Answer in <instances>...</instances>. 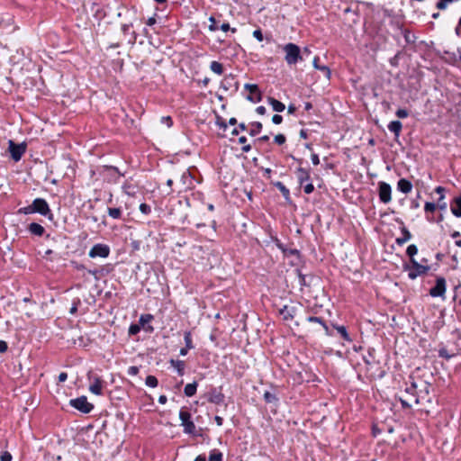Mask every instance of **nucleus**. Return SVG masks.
<instances>
[{
	"label": "nucleus",
	"instance_id": "41",
	"mask_svg": "<svg viewBox=\"0 0 461 461\" xmlns=\"http://www.w3.org/2000/svg\"><path fill=\"white\" fill-rule=\"evenodd\" d=\"M80 299L79 298H76L73 300V303H72V307L70 308L69 310V312L71 314H75L77 313V308H78V305L80 304Z\"/></svg>",
	"mask_w": 461,
	"mask_h": 461
},
{
	"label": "nucleus",
	"instance_id": "62",
	"mask_svg": "<svg viewBox=\"0 0 461 461\" xmlns=\"http://www.w3.org/2000/svg\"><path fill=\"white\" fill-rule=\"evenodd\" d=\"M167 402V396H166V395H160V396L158 397V402H159L160 404H165Z\"/></svg>",
	"mask_w": 461,
	"mask_h": 461
},
{
	"label": "nucleus",
	"instance_id": "57",
	"mask_svg": "<svg viewBox=\"0 0 461 461\" xmlns=\"http://www.w3.org/2000/svg\"><path fill=\"white\" fill-rule=\"evenodd\" d=\"M311 159H312V162L313 165L317 166L320 164V158H319L318 154L312 153L311 156Z\"/></svg>",
	"mask_w": 461,
	"mask_h": 461
},
{
	"label": "nucleus",
	"instance_id": "56",
	"mask_svg": "<svg viewBox=\"0 0 461 461\" xmlns=\"http://www.w3.org/2000/svg\"><path fill=\"white\" fill-rule=\"evenodd\" d=\"M272 122L275 123V124H280L282 122H283V117L279 114H275L273 117H272Z\"/></svg>",
	"mask_w": 461,
	"mask_h": 461
},
{
	"label": "nucleus",
	"instance_id": "50",
	"mask_svg": "<svg viewBox=\"0 0 461 461\" xmlns=\"http://www.w3.org/2000/svg\"><path fill=\"white\" fill-rule=\"evenodd\" d=\"M127 373L129 375H132V376L137 375L139 373V367L135 366H131L128 368Z\"/></svg>",
	"mask_w": 461,
	"mask_h": 461
},
{
	"label": "nucleus",
	"instance_id": "20",
	"mask_svg": "<svg viewBox=\"0 0 461 461\" xmlns=\"http://www.w3.org/2000/svg\"><path fill=\"white\" fill-rule=\"evenodd\" d=\"M451 212L456 217H461V196L456 197L450 205Z\"/></svg>",
	"mask_w": 461,
	"mask_h": 461
},
{
	"label": "nucleus",
	"instance_id": "14",
	"mask_svg": "<svg viewBox=\"0 0 461 461\" xmlns=\"http://www.w3.org/2000/svg\"><path fill=\"white\" fill-rule=\"evenodd\" d=\"M122 192L128 195V196H131V197H134L137 194V187L135 185H133L131 181L129 180H126L122 186Z\"/></svg>",
	"mask_w": 461,
	"mask_h": 461
},
{
	"label": "nucleus",
	"instance_id": "47",
	"mask_svg": "<svg viewBox=\"0 0 461 461\" xmlns=\"http://www.w3.org/2000/svg\"><path fill=\"white\" fill-rule=\"evenodd\" d=\"M396 116L401 119H404L409 116V113L406 109H398L396 111Z\"/></svg>",
	"mask_w": 461,
	"mask_h": 461
},
{
	"label": "nucleus",
	"instance_id": "10",
	"mask_svg": "<svg viewBox=\"0 0 461 461\" xmlns=\"http://www.w3.org/2000/svg\"><path fill=\"white\" fill-rule=\"evenodd\" d=\"M26 150L24 144H15L13 140L9 141V151L14 161H19Z\"/></svg>",
	"mask_w": 461,
	"mask_h": 461
},
{
	"label": "nucleus",
	"instance_id": "3",
	"mask_svg": "<svg viewBox=\"0 0 461 461\" xmlns=\"http://www.w3.org/2000/svg\"><path fill=\"white\" fill-rule=\"evenodd\" d=\"M399 399L402 407L404 408L411 407L412 403L419 404L420 395L417 393V384L412 382L405 388L403 393L400 396Z\"/></svg>",
	"mask_w": 461,
	"mask_h": 461
},
{
	"label": "nucleus",
	"instance_id": "33",
	"mask_svg": "<svg viewBox=\"0 0 461 461\" xmlns=\"http://www.w3.org/2000/svg\"><path fill=\"white\" fill-rule=\"evenodd\" d=\"M307 321L309 322L320 323L324 328V330H326V333L329 334V328H328L327 324L323 321V320L321 318L316 317V316H310V317L307 318Z\"/></svg>",
	"mask_w": 461,
	"mask_h": 461
},
{
	"label": "nucleus",
	"instance_id": "42",
	"mask_svg": "<svg viewBox=\"0 0 461 461\" xmlns=\"http://www.w3.org/2000/svg\"><path fill=\"white\" fill-rule=\"evenodd\" d=\"M209 22H210V25H209V30L211 32H215L218 30V26H217V21L216 19L213 17V16H210L209 17Z\"/></svg>",
	"mask_w": 461,
	"mask_h": 461
},
{
	"label": "nucleus",
	"instance_id": "53",
	"mask_svg": "<svg viewBox=\"0 0 461 461\" xmlns=\"http://www.w3.org/2000/svg\"><path fill=\"white\" fill-rule=\"evenodd\" d=\"M438 355L439 357H444L446 359H449L451 357V355L447 353V350L446 348L439 349Z\"/></svg>",
	"mask_w": 461,
	"mask_h": 461
},
{
	"label": "nucleus",
	"instance_id": "60",
	"mask_svg": "<svg viewBox=\"0 0 461 461\" xmlns=\"http://www.w3.org/2000/svg\"><path fill=\"white\" fill-rule=\"evenodd\" d=\"M7 350V343L4 340H0V353H4Z\"/></svg>",
	"mask_w": 461,
	"mask_h": 461
},
{
	"label": "nucleus",
	"instance_id": "64",
	"mask_svg": "<svg viewBox=\"0 0 461 461\" xmlns=\"http://www.w3.org/2000/svg\"><path fill=\"white\" fill-rule=\"evenodd\" d=\"M194 461H206V457L203 455H199L198 456H196Z\"/></svg>",
	"mask_w": 461,
	"mask_h": 461
},
{
	"label": "nucleus",
	"instance_id": "58",
	"mask_svg": "<svg viewBox=\"0 0 461 461\" xmlns=\"http://www.w3.org/2000/svg\"><path fill=\"white\" fill-rule=\"evenodd\" d=\"M67 378H68V374L65 372H62L59 375L58 380L59 383H63L67 380Z\"/></svg>",
	"mask_w": 461,
	"mask_h": 461
},
{
	"label": "nucleus",
	"instance_id": "12",
	"mask_svg": "<svg viewBox=\"0 0 461 461\" xmlns=\"http://www.w3.org/2000/svg\"><path fill=\"white\" fill-rule=\"evenodd\" d=\"M245 89L249 92V95L248 96V99L251 102L257 103L261 101V94L258 90V86L257 85L253 84H246Z\"/></svg>",
	"mask_w": 461,
	"mask_h": 461
},
{
	"label": "nucleus",
	"instance_id": "1",
	"mask_svg": "<svg viewBox=\"0 0 461 461\" xmlns=\"http://www.w3.org/2000/svg\"><path fill=\"white\" fill-rule=\"evenodd\" d=\"M18 213L25 215L40 213L42 216L48 217L50 220H51L53 217L49 203L43 198L34 199L30 205L20 208L18 210Z\"/></svg>",
	"mask_w": 461,
	"mask_h": 461
},
{
	"label": "nucleus",
	"instance_id": "44",
	"mask_svg": "<svg viewBox=\"0 0 461 461\" xmlns=\"http://www.w3.org/2000/svg\"><path fill=\"white\" fill-rule=\"evenodd\" d=\"M140 330V325L139 324H131L129 328V334L130 335H136Z\"/></svg>",
	"mask_w": 461,
	"mask_h": 461
},
{
	"label": "nucleus",
	"instance_id": "22",
	"mask_svg": "<svg viewBox=\"0 0 461 461\" xmlns=\"http://www.w3.org/2000/svg\"><path fill=\"white\" fill-rule=\"evenodd\" d=\"M401 231H402V236L396 239V243L400 246L406 243L411 238V232L408 230V229L405 226L401 228Z\"/></svg>",
	"mask_w": 461,
	"mask_h": 461
},
{
	"label": "nucleus",
	"instance_id": "24",
	"mask_svg": "<svg viewBox=\"0 0 461 461\" xmlns=\"http://www.w3.org/2000/svg\"><path fill=\"white\" fill-rule=\"evenodd\" d=\"M171 366L176 370L177 374L182 376L185 374V362L183 360H170Z\"/></svg>",
	"mask_w": 461,
	"mask_h": 461
},
{
	"label": "nucleus",
	"instance_id": "52",
	"mask_svg": "<svg viewBox=\"0 0 461 461\" xmlns=\"http://www.w3.org/2000/svg\"><path fill=\"white\" fill-rule=\"evenodd\" d=\"M277 186L285 196L289 195V194H290L289 190L282 183L278 182Z\"/></svg>",
	"mask_w": 461,
	"mask_h": 461
},
{
	"label": "nucleus",
	"instance_id": "54",
	"mask_svg": "<svg viewBox=\"0 0 461 461\" xmlns=\"http://www.w3.org/2000/svg\"><path fill=\"white\" fill-rule=\"evenodd\" d=\"M221 30L223 31V32H228L229 30H230V24L228 23H224L221 25ZM236 28H232L231 29V32L234 33L236 32Z\"/></svg>",
	"mask_w": 461,
	"mask_h": 461
},
{
	"label": "nucleus",
	"instance_id": "17",
	"mask_svg": "<svg viewBox=\"0 0 461 461\" xmlns=\"http://www.w3.org/2000/svg\"><path fill=\"white\" fill-rule=\"evenodd\" d=\"M397 188L403 194H409L412 189V185L409 180L401 178L397 183Z\"/></svg>",
	"mask_w": 461,
	"mask_h": 461
},
{
	"label": "nucleus",
	"instance_id": "48",
	"mask_svg": "<svg viewBox=\"0 0 461 461\" xmlns=\"http://www.w3.org/2000/svg\"><path fill=\"white\" fill-rule=\"evenodd\" d=\"M286 139L285 136L283 134H277L275 137V142L278 145H283L285 142Z\"/></svg>",
	"mask_w": 461,
	"mask_h": 461
},
{
	"label": "nucleus",
	"instance_id": "2",
	"mask_svg": "<svg viewBox=\"0 0 461 461\" xmlns=\"http://www.w3.org/2000/svg\"><path fill=\"white\" fill-rule=\"evenodd\" d=\"M282 50L285 52V60L288 66H294L303 60L301 49L295 43H286L282 46Z\"/></svg>",
	"mask_w": 461,
	"mask_h": 461
},
{
	"label": "nucleus",
	"instance_id": "38",
	"mask_svg": "<svg viewBox=\"0 0 461 461\" xmlns=\"http://www.w3.org/2000/svg\"><path fill=\"white\" fill-rule=\"evenodd\" d=\"M406 253L410 257L411 259L414 258L413 257L418 253L417 246L414 244L409 245L406 249Z\"/></svg>",
	"mask_w": 461,
	"mask_h": 461
},
{
	"label": "nucleus",
	"instance_id": "59",
	"mask_svg": "<svg viewBox=\"0 0 461 461\" xmlns=\"http://www.w3.org/2000/svg\"><path fill=\"white\" fill-rule=\"evenodd\" d=\"M256 112L260 115H264L267 113V109L265 106L260 105L257 107Z\"/></svg>",
	"mask_w": 461,
	"mask_h": 461
},
{
	"label": "nucleus",
	"instance_id": "11",
	"mask_svg": "<svg viewBox=\"0 0 461 461\" xmlns=\"http://www.w3.org/2000/svg\"><path fill=\"white\" fill-rule=\"evenodd\" d=\"M446 280L444 277H438L436 280V285L429 290V294L432 297H441L445 295L446 293Z\"/></svg>",
	"mask_w": 461,
	"mask_h": 461
},
{
	"label": "nucleus",
	"instance_id": "63",
	"mask_svg": "<svg viewBox=\"0 0 461 461\" xmlns=\"http://www.w3.org/2000/svg\"><path fill=\"white\" fill-rule=\"evenodd\" d=\"M214 420L218 426H221L223 423V419L220 416H215Z\"/></svg>",
	"mask_w": 461,
	"mask_h": 461
},
{
	"label": "nucleus",
	"instance_id": "15",
	"mask_svg": "<svg viewBox=\"0 0 461 461\" xmlns=\"http://www.w3.org/2000/svg\"><path fill=\"white\" fill-rule=\"evenodd\" d=\"M296 177L301 185H303L305 182H309L310 180V171L303 167H299L296 170Z\"/></svg>",
	"mask_w": 461,
	"mask_h": 461
},
{
	"label": "nucleus",
	"instance_id": "28",
	"mask_svg": "<svg viewBox=\"0 0 461 461\" xmlns=\"http://www.w3.org/2000/svg\"><path fill=\"white\" fill-rule=\"evenodd\" d=\"M104 168L107 171L113 172L111 176L113 177V183H117L119 181L120 176H124V174L120 172V170L116 167L105 166Z\"/></svg>",
	"mask_w": 461,
	"mask_h": 461
},
{
	"label": "nucleus",
	"instance_id": "27",
	"mask_svg": "<svg viewBox=\"0 0 461 461\" xmlns=\"http://www.w3.org/2000/svg\"><path fill=\"white\" fill-rule=\"evenodd\" d=\"M437 208H438V206L434 203L427 202L425 203L424 211H425V213H426V219L429 221H434L433 218L429 216V213L434 212Z\"/></svg>",
	"mask_w": 461,
	"mask_h": 461
},
{
	"label": "nucleus",
	"instance_id": "31",
	"mask_svg": "<svg viewBox=\"0 0 461 461\" xmlns=\"http://www.w3.org/2000/svg\"><path fill=\"white\" fill-rule=\"evenodd\" d=\"M262 123L259 122H254L250 124L249 134L251 136L258 135L262 130Z\"/></svg>",
	"mask_w": 461,
	"mask_h": 461
},
{
	"label": "nucleus",
	"instance_id": "4",
	"mask_svg": "<svg viewBox=\"0 0 461 461\" xmlns=\"http://www.w3.org/2000/svg\"><path fill=\"white\" fill-rule=\"evenodd\" d=\"M410 265H405L403 267L404 270L408 271V277L411 280L425 275L429 270V266H423L418 263L414 258L410 259Z\"/></svg>",
	"mask_w": 461,
	"mask_h": 461
},
{
	"label": "nucleus",
	"instance_id": "51",
	"mask_svg": "<svg viewBox=\"0 0 461 461\" xmlns=\"http://www.w3.org/2000/svg\"><path fill=\"white\" fill-rule=\"evenodd\" d=\"M253 36L258 41H262L264 37L260 29H257L253 32Z\"/></svg>",
	"mask_w": 461,
	"mask_h": 461
},
{
	"label": "nucleus",
	"instance_id": "36",
	"mask_svg": "<svg viewBox=\"0 0 461 461\" xmlns=\"http://www.w3.org/2000/svg\"><path fill=\"white\" fill-rule=\"evenodd\" d=\"M184 340H185V346L187 347V348H194V346L193 344V339H192V334L190 331H185V334H184Z\"/></svg>",
	"mask_w": 461,
	"mask_h": 461
},
{
	"label": "nucleus",
	"instance_id": "45",
	"mask_svg": "<svg viewBox=\"0 0 461 461\" xmlns=\"http://www.w3.org/2000/svg\"><path fill=\"white\" fill-rule=\"evenodd\" d=\"M13 456L10 452L3 451L0 454V461H12Z\"/></svg>",
	"mask_w": 461,
	"mask_h": 461
},
{
	"label": "nucleus",
	"instance_id": "40",
	"mask_svg": "<svg viewBox=\"0 0 461 461\" xmlns=\"http://www.w3.org/2000/svg\"><path fill=\"white\" fill-rule=\"evenodd\" d=\"M264 400L267 402H276L277 399H276V395L274 393L267 391L264 393Z\"/></svg>",
	"mask_w": 461,
	"mask_h": 461
},
{
	"label": "nucleus",
	"instance_id": "34",
	"mask_svg": "<svg viewBox=\"0 0 461 461\" xmlns=\"http://www.w3.org/2000/svg\"><path fill=\"white\" fill-rule=\"evenodd\" d=\"M145 384L149 387L155 388V387L158 386V379H157L156 376H154V375H148L146 377Z\"/></svg>",
	"mask_w": 461,
	"mask_h": 461
},
{
	"label": "nucleus",
	"instance_id": "13",
	"mask_svg": "<svg viewBox=\"0 0 461 461\" xmlns=\"http://www.w3.org/2000/svg\"><path fill=\"white\" fill-rule=\"evenodd\" d=\"M154 319L152 314H142L139 320V325H140V329L142 328L146 332L151 333L154 330L153 326L149 323Z\"/></svg>",
	"mask_w": 461,
	"mask_h": 461
},
{
	"label": "nucleus",
	"instance_id": "9",
	"mask_svg": "<svg viewBox=\"0 0 461 461\" xmlns=\"http://www.w3.org/2000/svg\"><path fill=\"white\" fill-rule=\"evenodd\" d=\"M109 254H110L109 246H107L105 244L98 243L92 247L88 255L92 258H105L109 256Z\"/></svg>",
	"mask_w": 461,
	"mask_h": 461
},
{
	"label": "nucleus",
	"instance_id": "49",
	"mask_svg": "<svg viewBox=\"0 0 461 461\" xmlns=\"http://www.w3.org/2000/svg\"><path fill=\"white\" fill-rule=\"evenodd\" d=\"M314 186L312 183H307L303 185V191L305 194H310L313 192Z\"/></svg>",
	"mask_w": 461,
	"mask_h": 461
},
{
	"label": "nucleus",
	"instance_id": "25",
	"mask_svg": "<svg viewBox=\"0 0 461 461\" xmlns=\"http://www.w3.org/2000/svg\"><path fill=\"white\" fill-rule=\"evenodd\" d=\"M280 314L285 321L292 320L294 316V309L292 307L284 306V308L280 310Z\"/></svg>",
	"mask_w": 461,
	"mask_h": 461
},
{
	"label": "nucleus",
	"instance_id": "16",
	"mask_svg": "<svg viewBox=\"0 0 461 461\" xmlns=\"http://www.w3.org/2000/svg\"><path fill=\"white\" fill-rule=\"evenodd\" d=\"M320 58L318 56H315L312 60L313 68L317 70L321 71L327 78L330 77L331 71L327 66H321L319 64Z\"/></svg>",
	"mask_w": 461,
	"mask_h": 461
},
{
	"label": "nucleus",
	"instance_id": "43",
	"mask_svg": "<svg viewBox=\"0 0 461 461\" xmlns=\"http://www.w3.org/2000/svg\"><path fill=\"white\" fill-rule=\"evenodd\" d=\"M140 211L143 213V214H149L151 212V208L149 204L143 203H140Z\"/></svg>",
	"mask_w": 461,
	"mask_h": 461
},
{
	"label": "nucleus",
	"instance_id": "5",
	"mask_svg": "<svg viewBox=\"0 0 461 461\" xmlns=\"http://www.w3.org/2000/svg\"><path fill=\"white\" fill-rule=\"evenodd\" d=\"M69 404L76 410H77L85 414L91 412L94 409V404L90 403L87 401L86 396H84V395L77 397L76 399H71L69 401Z\"/></svg>",
	"mask_w": 461,
	"mask_h": 461
},
{
	"label": "nucleus",
	"instance_id": "30",
	"mask_svg": "<svg viewBox=\"0 0 461 461\" xmlns=\"http://www.w3.org/2000/svg\"><path fill=\"white\" fill-rule=\"evenodd\" d=\"M223 454L219 449H212L209 454L208 461H222Z\"/></svg>",
	"mask_w": 461,
	"mask_h": 461
},
{
	"label": "nucleus",
	"instance_id": "19",
	"mask_svg": "<svg viewBox=\"0 0 461 461\" xmlns=\"http://www.w3.org/2000/svg\"><path fill=\"white\" fill-rule=\"evenodd\" d=\"M28 230L30 231L31 234L38 237H41L45 232V229L37 222H32L28 226Z\"/></svg>",
	"mask_w": 461,
	"mask_h": 461
},
{
	"label": "nucleus",
	"instance_id": "61",
	"mask_svg": "<svg viewBox=\"0 0 461 461\" xmlns=\"http://www.w3.org/2000/svg\"><path fill=\"white\" fill-rule=\"evenodd\" d=\"M156 22H157V20H156V18L153 16V17H149V18L147 20L146 23H147V25H149V26H152V25H154V24L156 23Z\"/></svg>",
	"mask_w": 461,
	"mask_h": 461
},
{
	"label": "nucleus",
	"instance_id": "6",
	"mask_svg": "<svg viewBox=\"0 0 461 461\" xmlns=\"http://www.w3.org/2000/svg\"><path fill=\"white\" fill-rule=\"evenodd\" d=\"M179 419L181 425L184 427V432L186 434H195V425L191 420V413L185 410H181L179 412Z\"/></svg>",
	"mask_w": 461,
	"mask_h": 461
},
{
	"label": "nucleus",
	"instance_id": "18",
	"mask_svg": "<svg viewBox=\"0 0 461 461\" xmlns=\"http://www.w3.org/2000/svg\"><path fill=\"white\" fill-rule=\"evenodd\" d=\"M435 192L437 194H438L440 196L438 200V203L436 204L438 206V208L441 211H445L447 209V203L444 202V198H445V194H444V192H445V188L442 187V186H438L436 187L435 189Z\"/></svg>",
	"mask_w": 461,
	"mask_h": 461
},
{
	"label": "nucleus",
	"instance_id": "32",
	"mask_svg": "<svg viewBox=\"0 0 461 461\" xmlns=\"http://www.w3.org/2000/svg\"><path fill=\"white\" fill-rule=\"evenodd\" d=\"M210 68L211 70L217 74V75H221L223 73V66L221 63L218 62V61H212L211 62V65H210Z\"/></svg>",
	"mask_w": 461,
	"mask_h": 461
},
{
	"label": "nucleus",
	"instance_id": "39",
	"mask_svg": "<svg viewBox=\"0 0 461 461\" xmlns=\"http://www.w3.org/2000/svg\"><path fill=\"white\" fill-rule=\"evenodd\" d=\"M247 138L245 136H241L239 138V143L242 144V151L243 152H249L251 149V146L249 144H247Z\"/></svg>",
	"mask_w": 461,
	"mask_h": 461
},
{
	"label": "nucleus",
	"instance_id": "7",
	"mask_svg": "<svg viewBox=\"0 0 461 461\" xmlns=\"http://www.w3.org/2000/svg\"><path fill=\"white\" fill-rule=\"evenodd\" d=\"M378 196L383 203H388L392 200V187L384 181L378 182Z\"/></svg>",
	"mask_w": 461,
	"mask_h": 461
},
{
	"label": "nucleus",
	"instance_id": "21",
	"mask_svg": "<svg viewBox=\"0 0 461 461\" xmlns=\"http://www.w3.org/2000/svg\"><path fill=\"white\" fill-rule=\"evenodd\" d=\"M388 130L398 138L401 134L402 124L400 121H393L388 124Z\"/></svg>",
	"mask_w": 461,
	"mask_h": 461
},
{
	"label": "nucleus",
	"instance_id": "46",
	"mask_svg": "<svg viewBox=\"0 0 461 461\" xmlns=\"http://www.w3.org/2000/svg\"><path fill=\"white\" fill-rule=\"evenodd\" d=\"M160 122L166 124L168 128L173 125V120L171 116H162L160 119Z\"/></svg>",
	"mask_w": 461,
	"mask_h": 461
},
{
	"label": "nucleus",
	"instance_id": "35",
	"mask_svg": "<svg viewBox=\"0 0 461 461\" xmlns=\"http://www.w3.org/2000/svg\"><path fill=\"white\" fill-rule=\"evenodd\" d=\"M108 214L113 219H120L122 217V211L120 208H108Z\"/></svg>",
	"mask_w": 461,
	"mask_h": 461
},
{
	"label": "nucleus",
	"instance_id": "37",
	"mask_svg": "<svg viewBox=\"0 0 461 461\" xmlns=\"http://www.w3.org/2000/svg\"><path fill=\"white\" fill-rule=\"evenodd\" d=\"M456 0H438L436 4V7L439 10H445L447 6L454 3Z\"/></svg>",
	"mask_w": 461,
	"mask_h": 461
},
{
	"label": "nucleus",
	"instance_id": "29",
	"mask_svg": "<svg viewBox=\"0 0 461 461\" xmlns=\"http://www.w3.org/2000/svg\"><path fill=\"white\" fill-rule=\"evenodd\" d=\"M197 390V383L194 382L191 384H187L185 386L184 393L187 397H192L196 393Z\"/></svg>",
	"mask_w": 461,
	"mask_h": 461
},
{
	"label": "nucleus",
	"instance_id": "8",
	"mask_svg": "<svg viewBox=\"0 0 461 461\" xmlns=\"http://www.w3.org/2000/svg\"><path fill=\"white\" fill-rule=\"evenodd\" d=\"M89 384V391L93 394L102 395L104 382L98 375H88Z\"/></svg>",
	"mask_w": 461,
	"mask_h": 461
},
{
	"label": "nucleus",
	"instance_id": "26",
	"mask_svg": "<svg viewBox=\"0 0 461 461\" xmlns=\"http://www.w3.org/2000/svg\"><path fill=\"white\" fill-rule=\"evenodd\" d=\"M268 103L276 112L281 113L285 109V105L282 102L273 97L268 98Z\"/></svg>",
	"mask_w": 461,
	"mask_h": 461
},
{
	"label": "nucleus",
	"instance_id": "23",
	"mask_svg": "<svg viewBox=\"0 0 461 461\" xmlns=\"http://www.w3.org/2000/svg\"><path fill=\"white\" fill-rule=\"evenodd\" d=\"M332 327L338 331V333L342 337V339L344 340H346L348 342L352 341V339L350 338L349 334L348 333L345 326L332 324Z\"/></svg>",
	"mask_w": 461,
	"mask_h": 461
},
{
	"label": "nucleus",
	"instance_id": "55",
	"mask_svg": "<svg viewBox=\"0 0 461 461\" xmlns=\"http://www.w3.org/2000/svg\"><path fill=\"white\" fill-rule=\"evenodd\" d=\"M246 129H247V127L244 123H240L238 128H236L232 131V134L237 135V134H239L240 131H245Z\"/></svg>",
	"mask_w": 461,
	"mask_h": 461
}]
</instances>
